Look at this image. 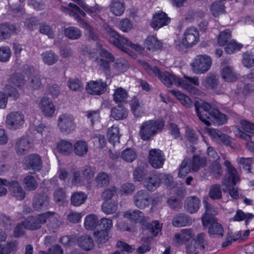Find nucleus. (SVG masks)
<instances>
[{
  "mask_svg": "<svg viewBox=\"0 0 254 254\" xmlns=\"http://www.w3.org/2000/svg\"><path fill=\"white\" fill-rule=\"evenodd\" d=\"M194 106L199 119L208 126L212 124L223 125L227 122V116L220 112L212 104L200 101H195Z\"/></svg>",
  "mask_w": 254,
  "mask_h": 254,
  "instance_id": "1",
  "label": "nucleus"
},
{
  "mask_svg": "<svg viewBox=\"0 0 254 254\" xmlns=\"http://www.w3.org/2000/svg\"><path fill=\"white\" fill-rule=\"evenodd\" d=\"M224 165L227 168L228 177L223 179L222 183L227 187L231 197L235 199H238L239 197L238 191L233 187L239 180L237 170L228 160L225 161Z\"/></svg>",
  "mask_w": 254,
  "mask_h": 254,
  "instance_id": "2",
  "label": "nucleus"
},
{
  "mask_svg": "<svg viewBox=\"0 0 254 254\" xmlns=\"http://www.w3.org/2000/svg\"><path fill=\"white\" fill-rule=\"evenodd\" d=\"M142 65L150 75L157 76L164 85L170 87L172 85H178L179 78L168 71L162 72L156 66H151L148 63L143 62Z\"/></svg>",
  "mask_w": 254,
  "mask_h": 254,
  "instance_id": "3",
  "label": "nucleus"
},
{
  "mask_svg": "<svg viewBox=\"0 0 254 254\" xmlns=\"http://www.w3.org/2000/svg\"><path fill=\"white\" fill-rule=\"evenodd\" d=\"M164 126L162 121L150 120L143 123L140 127L139 135L143 140H149L154 135L160 132Z\"/></svg>",
  "mask_w": 254,
  "mask_h": 254,
  "instance_id": "4",
  "label": "nucleus"
},
{
  "mask_svg": "<svg viewBox=\"0 0 254 254\" xmlns=\"http://www.w3.org/2000/svg\"><path fill=\"white\" fill-rule=\"evenodd\" d=\"M199 40L198 31L194 27H190L185 30L182 42L176 44V48L180 51H184L187 48L196 44Z\"/></svg>",
  "mask_w": 254,
  "mask_h": 254,
  "instance_id": "5",
  "label": "nucleus"
},
{
  "mask_svg": "<svg viewBox=\"0 0 254 254\" xmlns=\"http://www.w3.org/2000/svg\"><path fill=\"white\" fill-rule=\"evenodd\" d=\"M109 41L119 49L128 54H129V50L125 46L130 47L139 52H141L144 49L141 46L132 44L128 39L120 35L116 32H112L111 36L109 37Z\"/></svg>",
  "mask_w": 254,
  "mask_h": 254,
  "instance_id": "6",
  "label": "nucleus"
},
{
  "mask_svg": "<svg viewBox=\"0 0 254 254\" xmlns=\"http://www.w3.org/2000/svg\"><path fill=\"white\" fill-rule=\"evenodd\" d=\"M55 214L54 211H48L36 216H29L24 221L25 226L26 229L31 230L40 229L48 218L53 217Z\"/></svg>",
  "mask_w": 254,
  "mask_h": 254,
  "instance_id": "7",
  "label": "nucleus"
},
{
  "mask_svg": "<svg viewBox=\"0 0 254 254\" xmlns=\"http://www.w3.org/2000/svg\"><path fill=\"white\" fill-rule=\"evenodd\" d=\"M212 64L210 57L206 55H199L196 57L191 64L192 70L195 74H202L207 72Z\"/></svg>",
  "mask_w": 254,
  "mask_h": 254,
  "instance_id": "8",
  "label": "nucleus"
},
{
  "mask_svg": "<svg viewBox=\"0 0 254 254\" xmlns=\"http://www.w3.org/2000/svg\"><path fill=\"white\" fill-rule=\"evenodd\" d=\"M58 126L62 132L66 134L72 132L76 127L73 116L66 113L59 116L58 120Z\"/></svg>",
  "mask_w": 254,
  "mask_h": 254,
  "instance_id": "9",
  "label": "nucleus"
},
{
  "mask_svg": "<svg viewBox=\"0 0 254 254\" xmlns=\"http://www.w3.org/2000/svg\"><path fill=\"white\" fill-rule=\"evenodd\" d=\"M32 206L37 212L45 211L51 207L50 197L45 193H36L32 198Z\"/></svg>",
  "mask_w": 254,
  "mask_h": 254,
  "instance_id": "10",
  "label": "nucleus"
},
{
  "mask_svg": "<svg viewBox=\"0 0 254 254\" xmlns=\"http://www.w3.org/2000/svg\"><path fill=\"white\" fill-rule=\"evenodd\" d=\"M133 201L134 205L139 209L148 207L152 202V197L145 190L137 191L133 195Z\"/></svg>",
  "mask_w": 254,
  "mask_h": 254,
  "instance_id": "11",
  "label": "nucleus"
},
{
  "mask_svg": "<svg viewBox=\"0 0 254 254\" xmlns=\"http://www.w3.org/2000/svg\"><path fill=\"white\" fill-rule=\"evenodd\" d=\"M24 122V115L19 112H12L6 118V125L10 129H16L21 126Z\"/></svg>",
  "mask_w": 254,
  "mask_h": 254,
  "instance_id": "12",
  "label": "nucleus"
},
{
  "mask_svg": "<svg viewBox=\"0 0 254 254\" xmlns=\"http://www.w3.org/2000/svg\"><path fill=\"white\" fill-rule=\"evenodd\" d=\"M192 85L196 86L199 85L198 77L185 76L184 79L179 78L177 86L182 87L191 93L195 94L197 89Z\"/></svg>",
  "mask_w": 254,
  "mask_h": 254,
  "instance_id": "13",
  "label": "nucleus"
},
{
  "mask_svg": "<svg viewBox=\"0 0 254 254\" xmlns=\"http://www.w3.org/2000/svg\"><path fill=\"white\" fill-rule=\"evenodd\" d=\"M164 160L163 153L159 149H152L149 151V162L153 168H161Z\"/></svg>",
  "mask_w": 254,
  "mask_h": 254,
  "instance_id": "14",
  "label": "nucleus"
},
{
  "mask_svg": "<svg viewBox=\"0 0 254 254\" xmlns=\"http://www.w3.org/2000/svg\"><path fill=\"white\" fill-rule=\"evenodd\" d=\"M25 167L27 169L34 172L39 171L42 168V161L41 157L37 154H31L25 159Z\"/></svg>",
  "mask_w": 254,
  "mask_h": 254,
  "instance_id": "15",
  "label": "nucleus"
},
{
  "mask_svg": "<svg viewBox=\"0 0 254 254\" xmlns=\"http://www.w3.org/2000/svg\"><path fill=\"white\" fill-rule=\"evenodd\" d=\"M240 123L244 131L239 130L238 135L246 140H253L254 138V124L246 120H241Z\"/></svg>",
  "mask_w": 254,
  "mask_h": 254,
  "instance_id": "16",
  "label": "nucleus"
},
{
  "mask_svg": "<svg viewBox=\"0 0 254 254\" xmlns=\"http://www.w3.org/2000/svg\"><path fill=\"white\" fill-rule=\"evenodd\" d=\"M205 208V213L201 217L203 226L206 228L209 225V222L212 219H216L215 216L217 214V210L207 201H203Z\"/></svg>",
  "mask_w": 254,
  "mask_h": 254,
  "instance_id": "17",
  "label": "nucleus"
},
{
  "mask_svg": "<svg viewBox=\"0 0 254 254\" xmlns=\"http://www.w3.org/2000/svg\"><path fill=\"white\" fill-rule=\"evenodd\" d=\"M193 236L191 229H183L180 233L175 234L173 239V244L176 247L181 246L189 241Z\"/></svg>",
  "mask_w": 254,
  "mask_h": 254,
  "instance_id": "18",
  "label": "nucleus"
},
{
  "mask_svg": "<svg viewBox=\"0 0 254 254\" xmlns=\"http://www.w3.org/2000/svg\"><path fill=\"white\" fill-rule=\"evenodd\" d=\"M97 61L100 68L105 71H108L110 68V64L114 61V57L108 50L102 49L100 58Z\"/></svg>",
  "mask_w": 254,
  "mask_h": 254,
  "instance_id": "19",
  "label": "nucleus"
},
{
  "mask_svg": "<svg viewBox=\"0 0 254 254\" xmlns=\"http://www.w3.org/2000/svg\"><path fill=\"white\" fill-rule=\"evenodd\" d=\"M8 190L11 195L17 200H22L26 196L25 191L17 181H11Z\"/></svg>",
  "mask_w": 254,
  "mask_h": 254,
  "instance_id": "20",
  "label": "nucleus"
},
{
  "mask_svg": "<svg viewBox=\"0 0 254 254\" xmlns=\"http://www.w3.org/2000/svg\"><path fill=\"white\" fill-rule=\"evenodd\" d=\"M170 20V18L167 16L166 13L160 11L154 15L151 25L154 29L157 30L164 26L168 25Z\"/></svg>",
  "mask_w": 254,
  "mask_h": 254,
  "instance_id": "21",
  "label": "nucleus"
},
{
  "mask_svg": "<svg viewBox=\"0 0 254 254\" xmlns=\"http://www.w3.org/2000/svg\"><path fill=\"white\" fill-rule=\"evenodd\" d=\"M31 148V143L27 137L22 136L16 141L15 150L19 155L27 153L30 151Z\"/></svg>",
  "mask_w": 254,
  "mask_h": 254,
  "instance_id": "22",
  "label": "nucleus"
},
{
  "mask_svg": "<svg viewBox=\"0 0 254 254\" xmlns=\"http://www.w3.org/2000/svg\"><path fill=\"white\" fill-rule=\"evenodd\" d=\"M106 84L101 80L90 81L87 83L86 89L88 93L92 95H101L104 92Z\"/></svg>",
  "mask_w": 254,
  "mask_h": 254,
  "instance_id": "23",
  "label": "nucleus"
},
{
  "mask_svg": "<svg viewBox=\"0 0 254 254\" xmlns=\"http://www.w3.org/2000/svg\"><path fill=\"white\" fill-rule=\"evenodd\" d=\"M40 110L44 116L52 117L55 111V107L53 103L47 97H43L39 104Z\"/></svg>",
  "mask_w": 254,
  "mask_h": 254,
  "instance_id": "24",
  "label": "nucleus"
},
{
  "mask_svg": "<svg viewBox=\"0 0 254 254\" xmlns=\"http://www.w3.org/2000/svg\"><path fill=\"white\" fill-rule=\"evenodd\" d=\"M200 204L199 198L196 196H190L186 198L184 203V208L187 212L192 214L198 211Z\"/></svg>",
  "mask_w": 254,
  "mask_h": 254,
  "instance_id": "25",
  "label": "nucleus"
},
{
  "mask_svg": "<svg viewBox=\"0 0 254 254\" xmlns=\"http://www.w3.org/2000/svg\"><path fill=\"white\" fill-rule=\"evenodd\" d=\"M125 218L131 222L144 223L146 222L147 217L145 218L142 212L139 210H129L124 213Z\"/></svg>",
  "mask_w": 254,
  "mask_h": 254,
  "instance_id": "26",
  "label": "nucleus"
},
{
  "mask_svg": "<svg viewBox=\"0 0 254 254\" xmlns=\"http://www.w3.org/2000/svg\"><path fill=\"white\" fill-rule=\"evenodd\" d=\"M172 223L175 227H183L191 225L192 220L191 217L186 213H180L174 217Z\"/></svg>",
  "mask_w": 254,
  "mask_h": 254,
  "instance_id": "27",
  "label": "nucleus"
},
{
  "mask_svg": "<svg viewBox=\"0 0 254 254\" xmlns=\"http://www.w3.org/2000/svg\"><path fill=\"white\" fill-rule=\"evenodd\" d=\"M207 227L209 235H215L218 237H223L224 229L222 225L218 222L217 219L210 220Z\"/></svg>",
  "mask_w": 254,
  "mask_h": 254,
  "instance_id": "28",
  "label": "nucleus"
},
{
  "mask_svg": "<svg viewBox=\"0 0 254 254\" xmlns=\"http://www.w3.org/2000/svg\"><path fill=\"white\" fill-rule=\"evenodd\" d=\"M161 176L158 174H152L147 178L144 182V187L149 191H153L161 184Z\"/></svg>",
  "mask_w": 254,
  "mask_h": 254,
  "instance_id": "29",
  "label": "nucleus"
},
{
  "mask_svg": "<svg viewBox=\"0 0 254 254\" xmlns=\"http://www.w3.org/2000/svg\"><path fill=\"white\" fill-rule=\"evenodd\" d=\"M127 110L122 105L114 107L111 111V116L116 120L125 119L127 118Z\"/></svg>",
  "mask_w": 254,
  "mask_h": 254,
  "instance_id": "30",
  "label": "nucleus"
},
{
  "mask_svg": "<svg viewBox=\"0 0 254 254\" xmlns=\"http://www.w3.org/2000/svg\"><path fill=\"white\" fill-rule=\"evenodd\" d=\"M109 8L111 12L116 16L122 15L125 10L124 0H112Z\"/></svg>",
  "mask_w": 254,
  "mask_h": 254,
  "instance_id": "31",
  "label": "nucleus"
},
{
  "mask_svg": "<svg viewBox=\"0 0 254 254\" xmlns=\"http://www.w3.org/2000/svg\"><path fill=\"white\" fill-rule=\"evenodd\" d=\"M211 136L216 139L218 141L226 146H229L231 144V138L227 135L222 133L217 129H211L209 130Z\"/></svg>",
  "mask_w": 254,
  "mask_h": 254,
  "instance_id": "32",
  "label": "nucleus"
},
{
  "mask_svg": "<svg viewBox=\"0 0 254 254\" xmlns=\"http://www.w3.org/2000/svg\"><path fill=\"white\" fill-rule=\"evenodd\" d=\"M16 28L14 25L11 23H2L0 25V39H8L11 35L15 32Z\"/></svg>",
  "mask_w": 254,
  "mask_h": 254,
  "instance_id": "33",
  "label": "nucleus"
},
{
  "mask_svg": "<svg viewBox=\"0 0 254 254\" xmlns=\"http://www.w3.org/2000/svg\"><path fill=\"white\" fill-rule=\"evenodd\" d=\"M128 95L127 90L122 87H118L113 94V100L116 104L127 103Z\"/></svg>",
  "mask_w": 254,
  "mask_h": 254,
  "instance_id": "34",
  "label": "nucleus"
},
{
  "mask_svg": "<svg viewBox=\"0 0 254 254\" xmlns=\"http://www.w3.org/2000/svg\"><path fill=\"white\" fill-rule=\"evenodd\" d=\"M145 47L150 51L159 50L162 47L161 42L153 36H149L144 41Z\"/></svg>",
  "mask_w": 254,
  "mask_h": 254,
  "instance_id": "35",
  "label": "nucleus"
},
{
  "mask_svg": "<svg viewBox=\"0 0 254 254\" xmlns=\"http://www.w3.org/2000/svg\"><path fill=\"white\" fill-rule=\"evenodd\" d=\"M78 246L85 251H90L93 249L94 243L92 238L88 236L80 237L77 241Z\"/></svg>",
  "mask_w": 254,
  "mask_h": 254,
  "instance_id": "36",
  "label": "nucleus"
},
{
  "mask_svg": "<svg viewBox=\"0 0 254 254\" xmlns=\"http://www.w3.org/2000/svg\"><path fill=\"white\" fill-rule=\"evenodd\" d=\"M73 151L78 156L82 157L84 156L88 151L87 143L82 140L77 141L73 145Z\"/></svg>",
  "mask_w": 254,
  "mask_h": 254,
  "instance_id": "37",
  "label": "nucleus"
},
{
  "mask_svg": "<svg viewBox=\"0 0 254 254\" xmlns=\"http://www.w3.org/2000/svg\"><path fill=\"white\" fill-rule=\"evenodd\" d=\"M202 84L208 89H215L218 85V77L215 74L209 73L203 80Z\"/></svg>",
  "mask_w": 254,
  "mask_h": 254,
  "instance_id": "38",
  "label": "nucleus"
},
{
  "mask_svg": "<svg viewBox=\"0 0 254 254\" xmlns=\"http://www.w3.org/2000/svg\"><path fill=\"white\" fill-rule=\"evenodd\" d=\"M72 147V144L70 141L63 139L57 143L56 147L59 153L67 155L71 153Z\"/></svg>",
  "mask_w": 254,
  "mask_h": 254,
  "instance_id": "39",
  "label": "nucleus"
},
{
  "mask_svg": "<svg viewBox=\"0 0 254 254\" xmlns=\"http://www.w3.org/2000/svg\"><path fill=\"white\" fill-rule=\"evenodd\" d=\"M222 78L227 82H234L238 79V76L233 68L230 66H226L222 70Z\"/></svg>",
  "mask_w": 254,
  "mask_h": 254,
  "instance_id": "40",
  "label": "nucleus"
},
{
  "mask_svg": "<svg viewBox=\"0 0 254 254\" xmlns=\"http://www.w3.org/2000/svg\"><path fill=\"white\" fill-rule=\"evenodd\" d=\"M22 183L24 188L28 191L35 190L38 186V183L35 178L30 175L23 178Z\"/></svg>",
  "mask_w": 254,
  "mask_h": 254,
  "instance_id": "41",
  "label": "nucleus"
},
{
  "mask_svg": "<svg viewBox=\"0 0 254 254\" xmlns=\"http://www.w3.org/2000/svg\"><path fill=\"white\" fill-rule=\"evenodd\" d=\"M85 30V35L89 40L96 41L99 38V34L97 31L85 21L81 24Z\"/></svg>",
  "mask_w": 254,
  "mask_h": 254,
  "instance_id": "42",
  "label": "nucleus"
},
{
  "mask_svg": "<svg viewBox=\"0 0 254 254\" xmlns=\"http://www.w3.org/2000/svg\"><path fill=\"white\" fill-rule=\"evenodd\" d=\"M65 36L70 40H75L79 39L82 35L81 31L78 28L70 26L65 28Z\"/></svg>",
  "mask_w": 254,
  "mask_h": 254,
  "instance_id": "43",
  "label": "nucleus"
},
{
  "mask_svg": "<svg viewBox=\"0 0 254 254\" xmlns=\"http://www.w3.org/2000/svg\"><path fill=\"white\" fill-rule=\"evenodd\" d=\"M190 171H192L191 159L189 158H185L180 167L178 176L180 178L185 177Z\"/></svg>",
  "mask_w": 254,
  "mask_h": 254,
  "instance_id": "44",
  "label": "nucleus"
},
{
  "mask_svg": "<svg viewBox=\"0 0 254 254\" xmlns=\"http://www.w3.org/2000/svg\"><path fill=\"white\" fill-rule=\"evenodd\" d=\"M144 229L146 228L154 236H156L162 230V224L157 220L153 221L146 224L143 223Z\"/></svg>",
  "mask_w": 254,
  "mask_h": 254,
  "instance_id": "45",
  "label": "nucleus"
},
{
  "mask_svg": "<svg viewBox=\"0 0 254 254\" xmlns=\"http://www.w3.org/2000/svg\"><path fill=\"white\" fill-rule=\"evenodd\" d=\"M19 243L17 240H11L7 241L6 244L4 246V254H14L19 249Z\"/></svg>",
  "mask_w": 254,
  "mask_h": 254,
  "instance_id": "46",
  "label": "nucleus"
},
{
  "mask_svg": "<svg viewBox=\"0 0 254 254\" xmlns=\"http://www.w3.org/2000/svg\"><path fill=\"white\" fill-rule=\"evenodd\" d=\"M208 195L212 200L220 199L222 197L221 186L218 184H213L210 187Z\"/></svg>",
  "mask_w": 254,
  "mask_h": 254,
  "instance_id": "47",
  "label": "nucleus"
},
{
  "mask_svg": "<svg viewBox=\"0 0 254 254\" xmlns=\"http://www.w3.org/2000/svg\"><path fill=\"white\" fill-rule=\"evenodd\" d=\"M107 137L109 141L113 145H115L116 143H119L120 136L119 128L113 126L109 128L107 132Z\"/></svg>",
  "mask_w": 254,
  "mask_h": 254,
  "instance_id": "48",
  "label": "nucleus"
},
{
  "mask_svg": "<svg viewBox=\"0 0 254 254\" xmlns=\"http://www.w3.org/2000/svg\"><path fill=\"white\" fill-rule=\"evenodd\" d=\"M43 61L48 65H53L59 59V56L52 51H46L42 54Z\"/></svg>",
  "mask_w": 254,
  "mask_h": 254,
  "instance_id": "49",
  "label": "nucleus"
},
{
  "mask_svg": "<svg viewBox=\"0 0 254 254\" xmlns=\"http://www.w3.org/2000/svg\"><path fill=\"white\" fill-rule=\"evenodd\" d=\"M86 199V194L81 191L76 192L71 197V203L74 206H78L84 203Z\"/></svg>",
  "mask_w": 254,
  "mask_h": 254,
  "instance_id": "50",
  "label": "nucleus"
},
{
  "mask_svg": "<svg viewBox=\"0 0 254 254\" xmlns=\"http://www.w3.org/2000/svg\"><path fill=\"white\" fill-rule=\"evenodd\" d=\"M99 220L95 214L87 215L85 219L84 226L87 230H93L99 225Z\"/></svg>",
  "mask_w": 254,
  "mask_h": 254,
  "instance_id": "51",
  "label": "nucleus"
},
{
  "mask_svg": "<svg viewBox=\"0 0 254 254\" xmlns=\"http://www.w3.org/2000/svg\"><path fill=\"white\" fill-rule=\"evenodd\" d=\"M110 178L109 175L104 172L99 173L95 178V182L98 187L107 186L110 182Z\"/></svg>",
  "mask_w": 254,
  "mask_h": 254,
  "instance_id": "52",
  "label": "nucleus"
},
{
  "mask_svg": "<svg viewBox=\"0 0 254 254\" xmlns=\"http://www.w3.org/2000/svg\"><path fill=\"white\" fill-rule=\"evenodd\" d=\"M172 92L184 106L187 108H190L192 106V101L189 96L179 91L173 90Z\"/></svg>",
  "mask_w": 254,
  "mask_h": 254,
  "instance_id": "53",
  "label": "nucleus"
},
{
  "mask_svg": "<svg viewBox=\"0 0 254 254\" xmlns=\"http://www.w3.org/2000/svg\"><path fill=\"white\" fill-rule=\"evenodd\" d=\"M192 166V171L196 172L200 168L204 167L206 164V160L205 158L197 155H194L192 160H191Z\"/></svg>",
  "mask_w": 254,
  "mask_h": 254,
  "instance_id": "54",
  "label": "nucleus"
},
{
  "mask_svg": "<svg viewBox=\"0 0 254 254\" xmlns=\"http://www.w3.org/2000/svg\"><path fill=\"white\" fill-rule=\"evenodd\" d=\"M118 208V203L115 201H106L102 205V211L107 214H110L115 213Z\"/></svg>",
  "mask_w": 254,
  "mask_h": 254,
  "instance_id": "55",
  "label": "nucleus"
},
{
  "mask_svg": "<svg viewBox=\"0 0 254 254\" xmlns=\"http://www.w3.org/2000/svg\"><path fill=\"white\" fill-rule=\"evenodd\" d=\"M14 224L15 221L10 216L5 214L0 215V225L1 227L6 229H11Z\"/></svg>",
  "mask_w": 254,
  "mask_h": 254,
  "instance_id": "56",
  "label": "nucleus"
},
{
  "mask_svg": "<svg viewBox=\"0 0 254 254\" xmlns=\"http://www.w3.org/2000/svg\"><path fill=\"white\" fill-rule=\"evenodd\" d=\"M94 235L96 241L99 244H103L109 239V231L103 229L95 231Z\"/></svg>",
  "mask_w": 254,
  "mask_h": 254,
  "instance_id": "57",
  "label": "nucleus"
},
{
  "mask_svg": "<svg viewBox=\"0 0 254 254\" xmlns=\"http://www.w3.org/2000/svg\"><path fill=\"white\" fill-rule=\"evenodd\" d=\"M39 32L44 35H47L48 38L53 39L55 34L52 27L46 23L43 22L39 24Z\"/></svg>",
  "mask_w": 254,
  "mask_h": 254,
  "instance_id": "58",
  "label": "nucleus"
},
{
  "mask_svg": "<svg viewBox=\"0 0 254 254\" xmlns=\"http://www.w3.org/2000/svg\"><path fill=\"white\" fill-rule=\"evenodd\" d=\"M210 173L215 178L221 176L223 171L220 164L217 161H213L210 166Z\"/></svg>",
  "mask_w": 254,
  "mask_h": 254,
  "instance_id": "59",
  "label": "nucleus"
},
{
  "mask_svg": "<svg viewBox=\"0 0 254 254\" xmlns=\"http://www.w3.org/2000/svg\"><path fill=\"white\" fill-rule=\"evenodd\" d=\"M136 157L135 151L131 148H127L124 150L121 154V158L126 162H131L135 160Z\"/></svg>",
  "mask_w": 254,
  "mask_h": 254,
  "instance_id": "60",
  "label": "nucleus"
},
{
  "mask_svg": "<svg viewBox=\"0 0 254 254\" xmlns=\"http://www.w3.org/2000/svg\"><path fill=\"white\" fill-rule=\"evenodd\" d=\"M231 38V32L230 30H225L220 33L217 39L218 44L223 46Z\"/></svg>",
  "mask_w": 254,
  "mask_h": 254,
  "instance_id": "61",
  "label": "nucleus"
},
{
  "mask_svg": "<svg viewBox=\"0 0 254 254\" xmlns=\"http://www.w3.org/2000/svg\"><path fill=\"white\" fill-rule=\"evenodd\" d=\"M242 64L248 68H251L254 65V55L252 53L247 52L244 53Z\"/></svg>",
  "mask_w": 254,
  "mask_h": 254,
  "instance_id": "62",
  "label": "nucleus"
},
{
  "mask_svg": "<svg viewBox=\"0 0 254 254\" xmlns=\"http://www.w3.org/2000/svg\"><path fill=\"white\" fill-rule=\"evenodd\" d=\"M243 45L241 44H238L233 40H231L226 45L225 47V51L229 54H231L236 51L241 50Z\"/></svg>",
  "mask_w": 254,
  "mask_h": 254,
  "instance_id": "63",
  "label": "nucleus"
},
{
  "mask_svg": "<svg viewBox=\"0 0 254 254\" xmlns=\"http://www.w3.org/2000/svg\"><path fill=\"white\" fill-rule=\"evenodd\" d=\"M130 107L134 115L136 117L140 116L141 107L139 103V100L136 97H133L132 98L130 103Z\"/></svg>",
  "mask_w": 254,
  "mask_h": 254,
  "instance_id": "64",
  "label": "nucleus"
}]
</instances>
